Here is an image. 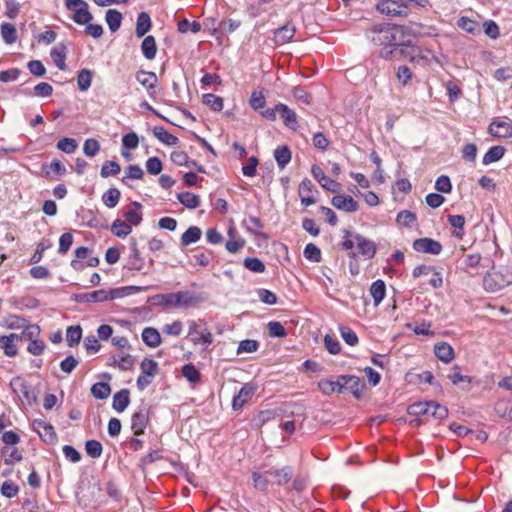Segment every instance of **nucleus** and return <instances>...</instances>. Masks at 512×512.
<instances>
[{
    "instance_id": "nucleus-1",
    "label": "nucleus",
    "mask_w": 512,
    "mask_h": 512,
    "mask_svg": "<svg viewBox=\"0 0 512 512\" xmlns=\"http://www.w3.org/2000/svg\"><path fill=\"white\" fill-rule=\"evenodd\" d=\"M415 31L408 26L377 24L366 31V37L375 45L382 46V58L390 59L398 47L410 46Z\"/></svg>"
},
{
    "instance_id": "nucleus-2",
    "label": "nucleus",
    "mask_w": 512,
    "mask_h": 512,
    "mask_svg": "<svg viewBox=\"0 0 512 512\" xmlns=\"http://www.w3.org/2000/svg\"><path fill=\"white\" fill-rule=\"evenodd\" d=\"M343 242H342V247L345 249V250H352L353 247L356 245L357 248H358V251L359 253L368 258V259H371L374 257L375 253H376V244L364 237L363 235L359 234V233H353L349 230H344L343 231Z\"/></svg>"
},
{
    "instance_id": "nucleus-3",
    "label": "nucleus",
    "mask_w": 512,
    "mask_h": 512,
    "mask_svg": "<svg viewBox=\"0 0 512 512\" xmlns=\"http://www.w3.org/2000/svg\"><path fill=\"white\" fill-rule=\"evenodd\" d=\"M188 336L194 344L209 346L213 339L206 324L201 321H191L189 324Z\"/></svg>"
},
{
    "instance_id": "nucleus-4",
    "label": "nucleus",
    "mask_w": 512,
    "mask_h": 512,
    "mask_svg": "<svg viewBox=\"0 0 512 512\" xmlns=\"http://www.w3.org/2000/svg\"><path fill=\"white\" fill-rule=\"evenodd\" d=\"M161 298L166 304L175 307H189L197 302L196 297L188 291H179L176 293L161 295Z\"/></svg>"
},
{
    "instance_id": "nucleus-5",
    "label": "nucleus",
    "mask_w": 512,
    "mask_h": 512,
    "mask_svg": "<svg viewBox=\"0 0 512 512\" xmlns=\"http://www.w3.org/2000/svg\"><path fill=\"white\" fill-rule=\"evenodd\" d=\"M376 9L383 15L387 16H407L408 8L403 4H399L396 0H382L376 5Z\"/></svg>"
},
{
    "instance_id": "nucleus-6",
    "label": "nucleus",
    "mask_w": 512,
    "mask_h": 512,
    "mask_svg": "<svg viewBox=\"0 0 512 512\" xmlns=\"http://www.w3.org/2000/svg\"><path fill=\"white\" fill-rule=\"evenodd\" d=\"M76 259L72 260L70 265L76 270L80 271L83 269V264L80 260H86L87 266L96 267L99 264L98 257L92 255V251L87 247H79L75 250Z\"/></svg>"
},
{
    "instance_id": "nucleus-7",
    "label": "nucleus",
    "mask_w": 512,
    "mask_h": 512,
    "mask_svg": "<svg viewBox=\"0 0 512 512\" xmlns=\"http://www.w3.org/2000/svg\"><path fill=\"white\" fill-rule=\"evenodd\" d=\"M508 281L498 271H489L483 279V287L488 292H497L506 286Z\"/></svg>"
},
{
    "instance_id": "nucleus-8",
    "label": "nucleus",
    "mask_w": 512,
    "mask_h": 512,
    "mask_svg": "<svg viewBox=\"0 0 512 512\" xmlns=\"http://www.w3.org/2000/svg\"><path fill=\"white\" fill-rule=\"evenodd\" d=\"M311 172L319 184L327 191L338 193L341 191V184L327 177L318 165H313Z\"/></svg>"
},
{
    "instance_id": "nucleus-9",
    "label": "nucleus",
    "mask_w": 512,
    "mask_h": 512,
    "mask_svg": "<svg viewBox=\"0 0 512 512\" xmlns=\"http://www.w3.org/2000/svg\"><path fill=\"white\" fill-rule=\"evenodd\" d=\"M23 340V335L11 333L6 336H0V349H2L5 355L14 357L17 352V342Z\"/></svg>"
},
{
    "instance_id": "nucleus-10",
    "label": "nucleus",
    "mask_w": 512,
    "mask_h": 512,
    "mask_svg": "<svg viewBox=\"0 0 512 512\" xmlns=\"http://www.w3.org/2000/svg\"><path fill=\"white\" fill-rule=\"evenodd\" d=\"M33 429L45 442L54 443L57 440L53 426L42 419L34 420Z\"/></svg>"
},
{
    "instance_id": "nucleus-11",
    "label": "nucleus",
    "mask_w": 512,
    "mask_h": 512,
    "mask_svg": "<svg viewBox=\"0 0 512 512\" xmlns=\"http://www.w3.org/2000/svg\"><path fill=\"white\" fill-rule=\"evenodd\" d=\"M414 250L423 253H430L433 255H438L442 246L438 241H435L431 238H420L413 242Z\"/></svg>"
},
{
    "instance_id": "nucleus-12",
    "label": "nucleus",
    "mask_w": 512,
    "mask_h": 512,
    "mask_svg": "<svg viewBox=\"0 0 512 512\" xmlns=\"http://www.w3.org/2000/svg\"><path fill=\"white\" fill-rule=\"evenodd\" d=\"M332 205L348 213L356 212L359 209L358 203L350 195H336L332 198Z\"/></svg>"
},
{
    "instance_id": "nucleus-13",
    "label": "nucleus",
    "mask_w": 512,
    "mask_h": 512,
    "mask_svg": "<svg viewBox=\"0 0 512 512\" xmlns=\"http://www.w3.org/2000/svg\"><path fill=\"white\" fill-rule=\"evenodd\" d=\"M256 388L251 384H245L237 395L234 396L232 402V408L234 410L241 409L246 403H248L254 395Z\"/></svg>"
},
{
    "instance_id": "nucleus-14",
    "label": "nucleus",
    "mask_w": 512,
    "mask_h": 512,
    "mask_svg": "<svg viewBox=\"0 0 512 512\" xmlns=\"http://www.w3.org/2000/svg\"><path fill=\"white\" fill-rule=\"evenodd\" d=\"M135 77L139 84L147 90L148 94L152 95L158 82L156 74L151 71L139 70Z\"/></svg>"
},
{
    "instance_id": "nucleus-15",
    "label": "nucleus",
    "mask_w": 512,
    "mask_h": 512,
    "mask_svg": "<svg viewBox=\"0 0 512 512\" xmlns=\"http://www.w3.org/2000/svg\"><path fill=\"white\" fill-rule=\"evenodd\" d=\"M265 473H269V476H272L274 478V483L277 485L287 484L293 478L294 475V471L291 466H283L280 468L266 470Z\"/></svg>"
},
{
    "instance_id": "nucleus-16",
    "label": "nucleus",
    "mask_w": 512,
    "mask_h": 512,
    "mask_svg": "<svg viewBox=\"0 0 512 512\" xmlns=\"http://www.w3.org/2000/svg\"><path fill=\"white\" fill-rule=\"evenodd\" d=\"M313 188V183L309 179H304L300 183L298 188V194L303 205L310 206L316 202Z\"/></svg>"
},
{
    "instance_id": "nucleus-17",
    "label": "nucleus",
    "mask_w": 512,
    "mask_h": 512,
    "mask_svg": "<svg viewBox=\"0 0 512 512\" xmlns=\"http://www.w3.org/2000/svg\"><path fill=\"white\" fill-rule=\"evenodd\" d=\"M489 133L494 137L509 138L512 136V125L507 121H493L489 126Z\"/></svg>"
},
{
    "instance_id": "nucleus-18",
    "label": "nucleus",
    "mask_w": 512,
    "mask_h": 512,
    "mask_svg": "<svg viewBox=\"0 0 512 512\" xmlns=\"http://www.w3.org/2000/svg\"><path fill=\"white\" fill-rule=\"evenodd\" d=\"M340 380L345 384V389L349 390L356 398H360L364 385L359 377L342 375Z\"/></svg>"
},
{
    "instance_id": "nucleus-19",
    "label": "nucleus",
    "mask_w": 512,
    "mask_h": 512,
    "mask_svg": "<svg viewBox=\"0 0 512 512\" xmlns=\"http://www.w3.org/2000/svg\"><path fill=\"white\" fill-rule=\"evenodd\" d=\"M276 110L280 114L281 118L284 121V124L293 129L296 130L297 127V115L296 113L291 110L287 105L279 103L276 105Z\"/></svg>"
},
{
    "instance_id": "nucleus-20",
    "label": "nucleus",
    "mask_w": 512,
    "mask_h": 512,
    "mask_svg": "<svg viewBox=\"0 0 512 512\" xmlns=\"http://www.w3.org/2000/svg\"><path fill=\"white\" fill-rule=\"evenodd\" d=\"M148 423V414L144 410L135 412L131 417V429L135 435H141L144 433Z\"/></svg>"
},
{
    "instance_id": "nucleus-21",
    "label": "nucleus",
    "mask_w": 512,
    "mask_h": 512,
    "mask_svg": "<svg viewBox=\"0 0 512 512\" xmlns=\"http://www.w3.org/2000/svg\"><path fill=\"white\" fill-rule=\"evenodd\" d=\"M436 357L444 363H449L454 358V350L446 342L437 343L434 347Z\"/></svg>"
},
{
    "instance_id": "nucleus-22",
    "label": "nucleus",
    "mask_w": 512,
    "mask_h": 512,
    "mask_svg": "<svg viewBox=\"0 0 512 512\" xmlns=\"http://www.w3.org/2000/svg\"><path fill=\"white\" fill-rule=\"evenodd\" d=\"M318 387L326 395H330L334 392L341 393L345 390V384L340 380V377L337 381L321 380L318 383Z\"/></svg>"
},
{
    "instance_id": "nucleus-23",
    "label": "nucleus",
    "mask_w": 512,
    "mask_h": 512,
    "mask_svg": "<svg viewBox=\"0 0 512 512\" xmlns=\"http://www.w3.org/2000/svg\"><path fill=\"white\" fill-rule=\"evenodd\" d=\"M295 31L293 25L286 24L275 31L274 41L277 44H285L293 38Z\"/></svg>"
},
{
    "instance_id": "nucleus-24",
    "label": "nucleus",
    "mask_w": 512,
    "mask_h": 512,
    "mask_svg": "<svg viewBox=\"0 0 512 512\" xmlns=\"http://www.w3.org/2000/svg\"><path fill=\"white\" fill-rule=\"evenodd\" d=\"M143 342L152 348H156L161 344V336L159 332L152 327H147L142 332Z\"/></svg>"
},
{
    "instance_id": "nucleus-25",
    "label": "nucleus",
    "mask_w": 512,
    "mask_h": 512,
    "mask_svg": "<svg viewBox=\"0 0 512 512\" xmlns=\"http://www.w3.org/2000/svg\"><path fill=\"white\" fill-rule=\"evenodd\" d=\"M141 51L147 60H153L156 57L157 45L153 36L149 35L143 39Z\"/></svg>"
},
{
    "instance_id": "nucleus-26",
    "label": "nucleus",
    "mask_w": 512,
    "mask_h": 512,
    "mask_svg": "<svg viewBox=\"0 0 512 512\" xmlns=\"http://www.w3.org/2000/svg\"><path fill=\"white\" fill-rule=\"evenodd\" d=\"M151 18L148 13L141 12L136 21L135 33L137 37H143L151 29Z\"/></svg>"
},
{
    "instance_id": "nucleus-27",
    "label": "nucleus",
    "mask_w": 512,
    "mask_h": 512,
    "mask_svg": "<svg viewBox=\"0 0 512 512\" xmlns=\"http://www.w3.org/2000/svg\"><path fill=\"white\" fill-rule=\"evenodd\" d=\"M267 475H269V473H265V471L261 472L258 470H254L252 472L253 486L256 490H259L261 492H265L268 490L270 481Z\"/></svg>"
},
{
    "instance_id": "nucleus-28",
    "label": "nucleus",
    "mask_w": 512,
    "mask_h": 512,
    "mask_svg": "<svg viewBox=\"0 0 512 512\" xmlns=\"http://www.w3.org/2000/svg\"><path fill=\"white\" fill-rule=\"evenodd\" d=\"M75 300L78 302L92 303V302H104L106 301V291L97 290L90 293L78 294L75 296Z\"/></svg>"
},
{
    "instance_id": "nucleus-29",
    "label": "nucleus",
    "mask_w": 512,
    "mask_h": 512,
    "mask_svg": "<svg viewBox=\"0 0 512 512\" xmlns=\"http://www.w3.org/2000/svg\"><path fill=\"white\" fill-rule=\"evenodd\" d=\"M129 391L122 389L113 396V408L117 412H123L129 405Z\"/></svg>"
},
{
    "instance_id": "nucleus-30",
    "label": "nucleus",
    "mask_w": 512,
    "mask_h": 512,
    "mask_svg": "<svg viewBox=\"0 0 512 512\" xmlns=\"http://www.w3.org/2000/svg\"><path fill=\"white\" fill-rule=\"evenodd\" d=\"M386 293V286L384 281L376 280L370 287V294L373 297L375 306H378L383 300Z\"/></svg>"
},
{
    "instance_id": "nucleus-31",
    "label": "nucleus",
    "mask_w": 512,
    "mask_h": 512,
    "mask_svg": "<svg viewBox=\"0 0 512 512\" xmlns=\"http://www.w3.org/2000/svg\"><path fill=\"white\" fill-rule=\"evenodd\" d=\"M105 20L111 32H116L121 26L122 14L118 10L109 9L106 12Z\"/></svg>"
},
{
    "instance_id": "nucleus-32",
    "label": "nucleus",
    "mask_w": 512,
    "mask_h": 512,
    "mask_svg": "<svg viewBox=\"0 0 512 512\" xmlns=\"http://www.w3.org/2000/svg\"><path fill=\"white\" fill-rule=\"evenodd\" d=\"M154 136L168 146H174L178 143V138L172 134H170L163 127H154L153 129Z\"/></svg>"
},
{
    "instance_id": "nucleus-33",
    "label": "nucleus",
    "mask_w": 512,
    "mask_h": 512,
    "mask_svg": "<svg viewBox=\"0 0 512 512\" xmlns=\"http://www.w3.org/2000/svg\"><path fill=\"white\" fill-rule=\"evenodd\" d=\"M51 57L55 63V65L60 70L66 69V47L64 45L56 46L51 50Z\"/></svg>"
},
{
    "instance_id": "nucleus-34",
    "label": "nucleus",
    "mask_w": 512,
    "mask_h": 512,
    "mask_svg": "<svg viewBox=\"0 0 512 512\" xmlns=\"http://www.w3.org/2000/svg\"><path fill=\"white\" fill-rule=\"evenodd\" d=\"M274 158L279 168L283 169L291 160V152L287 146H279L274 151Z\"/></svg>"
},
{
    "instance_id": "nucleus-35",
    "label": "nucleus",
    "mask_w": 512,
    "mask_h": 512,
    "mask_svg": "<svg viewBox=\"0 0 512 512\" xmlns=\"http://www.w3.org/2000/svg\"><path fill=\"white\" fill-rule=\"evenodd\" d=\"M201 237V230L196 226L189 227L181 236L182 246H188L197 242Z\"/></svg>"
},
{
    "instance_id": "nucleus-36",
    "label": "nucleus",
    "mask_w": 512,
    "mask_h": 512,
    "mask_svg": "<svg viewBox=\"0 0 512 512\" xmlns=\"http://www.w3.org/2000/svg\"><path fill=\"white\" fill-rule=\"evenodd\" d=\"M179 202L189 209H195L200 205V199L191 192H182L177 195Z\"/></svg>"
},
{
    "instance_id": "nucleus-37",
    "label": "nucleus",
    "mask_w": 512,
    "mask_h": 512,
    "mask_svg": "<svg viewBox=\"0 0 512 512\" xmlns=\"http://www.w3.org/2000/svg\"><path fill=\"white\" fill-rule=\"evenodd\" d=\"M111 231L115 236L124 238L131 233L132 228L127 222L116 219L111 225Z\"/></svg>"
},
{
    "instance_id": "nucleus-38",
    "label": "nucleus",
    "mask_w": 512,
    "mask_h": 512,
    "mask_svg": "<svg viewBox=\"0 0 512 512\" xmlns=\"http://www.w3.org/2000/svg\"><path fill=\"white\" fill-rule=\"evenodd\" d=\"M121 193L117 188H109L103 195L102 201L108 208H114L118 204Z\"/></svg>"
},
{
    "instance_id": "nucleus-39",
    "label": "nucleus",
    "mask_w": 512,
    "mask_h": 512,
    "mask_svg": "<svg viewBox=\"0 0 512 512\" xmlns=\"http://www.w3.org/2000/svg\"><path fill=\"white\" fill-rule=\"evenodd\" d=\"M109 365H116L121 370L127 371L130 370L134 365L133 357L130 354H124L119 357L113 356L110 359Z\"/></svg>"
},
{
    "instance_id": "nucleus-40",
    "label": "nucleus",
    "mask_w": 512,
    "mask_h": 512,
    "mask_svg": "<svg viewBox=\"0 0 512 512\" xmlns=\"http://www.w3.org/2000/svg\"><path fill=\"white\" fill-rule=\"evenodd\" d=\"M505 153V149L502 146L491 147L483 157V164L489 165L500 160Z\"/></svg>"
},
{
    "instance_id": "nucleus-41",
    "label": "nucleus",
    "mask_w": 512,
    "mask_h": 512,
    "mask_svg": "<svg viewBox=\"0 0 512 512\" xmlns=\"http://www.w3.org/2000/svg\"><path fill=\"white\" fill-rule=\"evenodd\" d=\"M236 231L233 227H230L228 230V235L230 239L226 242V249L230 253H236L240 248H242L245 244V240L242 238L235 239Z\"/></svg>"
},
{
    "instance_id": "nucleus-42",
    "label": "nucleus",
    "mask_w": 512,
    "mask_h": 512,
    "mask_svg": "<svg viewBox=\"0 0 512 512\" xmlns=\"http://www.w3.org/2000/svg\"><path fill=\"white\" fill-rule=\"evenodd\" d=\"M92 395L100 400H104L109 397L111 388L108 383L98 382L91 387Z\"/></svg>"
},
{
    "instance_id": "nucleus-43",
    "label": "nucleus",
    "mask_w": 512,
    "mask_h": 512,
    "mask_svg": "<svg viewBox=\"0 0 512 512\" xmlns=\"http://www.w3.org/2000/svg\"><path fill=\"white\" fill-rule=\"evenodd\" d=\"M82 337V329L80 326H69L66 332V340L69 347L77 345Z\"/></svg>"
},
{
    "instance_id": "nucleus-44",
    "label": "nucleus",
    "mask_w": 512,
    "mask_h": 512,
    "mask_svg": "<svg viewBox=\"0 0 512 512\" xmlns=\"http://www.w3.org/2000/svg\"><path fill=\"white\" fill-rule=\"evenodd\" d=\"M92 73L88 69H82L77 76V85L81 91H87L91 86Z\"/></svg>"
},
{
    "instance_id": "nucleus-45",
    "label": "nucleus",
    "mask_w": 512,
    "mask_h": 512,
    "mask_svg": "<svg viewBox=\"0 0 512 512\" xmlns=\"http://www.w3.org/2000/svg\"><path fill=\"white\" fill-rule=\"evenodd\" d=\"M2 456L7 465H13L22 460L21 453L16 448L5 447L2 449Z\"/></svg>"
},
{
    "instance_id": "nucleus-46",
    "label": "nucleus",
    "mask_w": 512,
    "mask_h": 512,
    "mask_svg": "<svg viewBox=\"0 0 512 512\" xmlns=\"http://www.w3.org/2000/svg\"><path fill=\"white\" fill-rule=\"evenodd\" d=\"M16 28L11 23H3L1 25V35L7 44H12L16 41Z\"/></svg>"
},
{
    "instance_id": "nucleus-47",
    "label": "nucleus",
    "mask_w": 512,
    "mask_h": 512,
    "mask_svg": "<svg viewBox=\"0 0 512 512\" xmlns=\"http://www.w3.org/2000/svg\"><path fill=\"white\" fill-rule=\"evenodd\" d=\"M203 103L214 111H221L223 109V99L214 94L203 95Z\"/></svg>"
},
{
    "instance_id": "nucleus-48",
    "label": "nucleus",
    "mask_w": 512,
    "mask_h": 512,
    "mask_svg": "<svg viewBox=\"0 0 512 512\" xmlns=\"http://www.w3.org/2000/svg\"><path fill=\"white\" fill-rule=\"evenodd\" d=\"M77 142L72 138H62L57 143V148L64 153L71 154L77 149Z\"/></svg>"
},
{
    "instance_id": "nucleus-49",
    "label": "nucleus",
    "mask_w": 512,
    "mask_h": 512,
    "mask_svg": "<svg viewBox=\"0 0 512 512\" xmlns=\"http://www.w3.org/2000/svg\"><path fill=\"white\" fill-rule=\"evenodd\" d=\"M396 221L401 226L410 227L416 221V215L408 210H403L398 213Z\"/></svg>"
},
{
    "instance_id": "nucleus-50",
    "label": "nucleus",
    "mask_w": 512,
    "mask_h": 512,
    "mask_svg": "<svg viewBox=\"0 0 512 512\" xmlns=\"http://www.w3.org/2000/svg\"><path fill=\"white\" fill-rule=\"evenodd\" d=\"M120 171L121 167L117 162L107 161L103 164L100 174L103 178H107L110 175H117Z\"/></svg>"
},
{
    "instance_id": "nucleus-51",
    "label": "nucleus",
    "mask_w": 512,
    "mask_h": 512,
    "mask_svg": "<svg viewBox=\"0 0 512 512\" xmlns=\"http://www.w3.org/2000/svg\"><path fill=\"white\" fill-rule=\"evenodd\" d=\"M243 264L245 268L255 273H262L265 271L264 263L258 258H245Z\"/></svg>"
},
{
    "instance_id": "nucleus-52",
    "label": "nucleus",
    "mask_w": 512,
    "mask_h": 512,
    "mask_svg": "<svg viewBox=\"0 0 512 512\" xmlns=\"http://www.w3.org/2000/svg\"><path fill=\"white\" fill-rule=\"evenodd\" d=\"M86 453L92 458H98L102 454V445L97 440H88L85 444Z\"/></svg>"
},
{
    "instance_id": "nucleus-53",
    "label": "nucleus",
    "mask_w": 512,
    "mask_h": 512,
    "mask_svg": "<svg viewBox=\"0 0 512 512\" xmlns=\"http://www.w3.org/2000/svg\"><path fill=\"white\" fill-rule=\"evenodd\" d=\"M429 414L436 419H444L448 416V409L436 402H429Z\"/></svg>"
},
{
    "instance_id": "nucleus-54",
    "label": "nucleus",
    "mask_w": 512,
    "mask_h": 512,
    "mask_svg": "<svg viewBox=\"0 0 512 512\" xmlns=\"http://www.w3.org/2000/svg\"><path fill=\"white\" fill-rule=\"evenodd\" d=\"M259 344L256 340L246 339L239 343L237 354L253 353L257 351Z\"/></svg>"
},
{
    "instance_id": "nucleus-55",
    "label": "nucleus",
    "mask_w": 512,
    "mask_h": 512,
    "mask_svg": "<svg viewBox=\"0 0 512 512\" xmlns=\"http://www.w3.org/2000/svg\"><path fill=\"white\" fill-rule=\"evenodd\" d=\"M140 367H141V373L149 375L151 377H154L158 371L157 362L152 359H149V358H145L142 361Z\"/></svg>"
},
{
    "instance_id": "nucleus-56",
    "label": "nucleus",
    "mask_w": 512,
    "mask_h": 512,
    "mask_svg": "<svg viewBox=\"0 0 512 512\" xmlns=\"http://www.w3.org/2000/svg\"><path fill=\"white\" fill-rule=\"evenodd\" d=\"M304 256L308 260L319 262L321 260V251L315 244L309 243L304 249Z\"/></svg>"
},
{
    "instance_id": "nucleus-57",
    "label": "nucleus",
    "mask_w": 512,
    "mask_h": 512,
    "mask_svg": "<svg viewBox=\"0 0 512 512\" xmlns=\"http://www.w3.org/2000/svg\"><path fill=\"white\" fill-rule=\"evenodd\" d=\"M92 20V14L88 10V5L82 7L81 10L76 11L73 15V21L77 24H87Z\"/></svg>"
},
{
    "instance_id": "nucleus-58",
    "label": "nucleus",
    "mask_w": 512,
    "mask_h": 512,
    "mask_svg": "<svg viewBox=\"0 0 512 512\" xmlns=\"http://www.w3.org/2000/svg\"><path fill=\"white\" fill-rule=\"evenodd\" d=\"M182 374L191 383H196L200 379L199 371L191 364L182 367Z\"/></svg>"
},
{
    "instance_id": "nucleus-59",
    "label": "nucleus",
    "mask_w": 512,
    "mask_h": 512,
    "mask_svg": "<svg viewBox=\"0 0 512 512\" xmlns=\"http://www.w3.org/2000/svg\"><path fill=\"white\" fill-rule=\"evenodd\" d=\"M178 30L181 33H186L189 30L193 33H198L201 30V25L199 22H189L187 19H183L178 23Z\"/></svg>"
},
{
    "instance_id": "nucleus-60",
    "label": "nucleus",
    "mask_w": 512,
    "mask_h": 512,
    "mask_svg": "<svg viewBox=\"0 0 512 512\" xmlns=\"http://www.w3.org/2000/svg\"><path fill=\"white\" fill-rule=\"evenodd\" d=\"M340 334L343 338V340L350 346H354L358 343V337L356 333L346 326L340 327Z\"/></svg>"
},
{
    "instance_id": "nucleus-61",
    "label": "nucleus",
    "mask_w": 512,
    "mask_h": 512,
    "mask_svg": "<svg viewBox=\"0 0 512 512\" xmlns=\"http://www.w3.org/2000/svg\"><path fill=\"white\" fill-rule=\"evenodd\" d=\"M250 106L254 110H260L265 106V97L262 91H253L249 100Z\"/></svg>"
},
{
    "instance_id": "nucleus-62",
    "label": "nucleus",
    "mask_w": 512,
    "mask_h": 512,
    "mask_svg": "<svg viewBox=\"0 0 512 512\" xmlns=\"http://www.w3.org/2000/svg\"><path fill=\"white\" fill-rule=\"evenodd\" d=\"M435 189L441 193H449L452 190V184L448 176L441 175L435 182Z\"/></svg>"
},
{
    "instance_id": "nucleus-63",
    "label": "nucleus",
    "mask_w": 512,
    "mask_h": 512,
    "mask_svg": "<svg viewBox=\"0 0 512 512\" xmlns=\"http://www.w3.org/2000/svg\"><path fill=\"white\" fill-rule=\"evenodd\" d=\"M100 150L99 142L95 139H87L84 142L83 152L88 157L95 156Z\"/></svg>"
},
{
    "instance_id": "nucleus-64",
    "label": "nucleus",
    "mask_w": 512,
    "mask_h": 512,
    "mask_svg": "<svg viewBox=\"0 0 512 512\" xmlns=\"http://www.w3.org/2000/svg\"><path fill=\"white\" fill-rule=\"evenodd\" d=\"M268 331L271 337H285L287 334L284 326L277 321H271L268 323Z\"/></svg>"
}]
</instances>
